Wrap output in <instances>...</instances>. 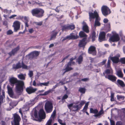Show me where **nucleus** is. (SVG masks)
Listing matches in <instances>:
<instances>
[{"label":"nucleus","mask_w":125,"mask_h":125,"mask_svg":"<svg viewBox=\"0 0 125 125\" xmlns=\"http://www.w3.org/2000/svg\"><path fill=\"white\" fill-rule=\"evenodd\" d=\"M83 58L82 56L81 55L78 57L77 61L78 63L79 64H80L83 61Z\"/></svg>","instance_id":"39"},{"label":"nucleus","mask_w":125,"mask_h":125,"mask_svg":"<svg viewBox=\"0 0 125 125\" xmlns=\"http://www.w3.org/2000/svg\"><path fill=\"white\" fill-rule=\"evenodd\" d=\"M10 82L11 85L12 86L16 83V90L18 93H20L22 92L23 91V86L24 85L23 82L21 81H18L17 79L14 77L10 78Z\"/></svg>","instance_id":"1"},{"label":"nucleus","mask_w":125,"mask_h":125,"mask_svg":"<svg viewBox=\"0 0 125 125\" xmlns=\"http://www.w3.org/2000/svg\"><path fill=\"white\" fill-rule=\"evenodd\" d=\"M49 82L44 83H39L37 84L38 85L42 86L43 85L47 86L49 83Z\"/></svg>","instance_id":"35"},{"label":"nucleus","mask_w":125,"mask_h":125,"mask_svg":"<svg viewBox=\"0 0 125 125\" xmlns=\"http://www.w3.org/2000/svg\"><path fill=\"white\" fill-rule=\"evenodd\" d=\"M58 121L59 123L61 125H66L65 122H63V121L59 118H58Z\"/></svg>","instance_id":"42"},{"label":"nucleus","mask_w":125,"mask_h":125,"mask_svg":"<svg viewBox=\"0 0 125 125\" xmlns=\"http://www.w3.org/2000/svg\"><path fill=\"white\" fill-rule=\"evenodd\" d=\"M35 103L33 100H31L28 102L27 103V105L29 106H31L33 105Z\"/></svg>","instance_id":"31"},{"label":"nucleus","mask_w":125,"mask_h":125,"mask_svg":"<svg viewBox=\"0 0 125 125\" xmlns=\"http://www.w3.org/2000/svg\"><path fill=\"white\" fill-rule=\"evenodd\" d=\"M101 11L102 14L105 16L111 13L110 10L109 8L106 6H103L101 8Z\"/></svg>","instance_id":"6"},{"label":"nucleus","mask_w":125,"mask_h":125,"mask_svg":"<svg viewBox=\"0 0 125 125\" xmlns=\"http://www.w3.org/2000/svg\"><path fill=\"white\" fill-rule=\"evenodd\" d=\"M89 103V102H88L85 104V105L83 109V111L84 112L86 111L88 108V106Z\"/></svg>","instance_id":"38"},{"label":"nucleus","mask_w":125,"mask_h":125,"mask_svg":"<svg viewBox=\"0 0 125 125\" xmlns=\"http://www.w3.org/2000/svg\"><path fill=\"white\" fill-rule=\"evenodd\" d=\"M96 33L94 31L93 32L92 34L91 38L93 42L95 40L96 38Z\"/></svg>","instance_id":"37"},{"label":"nucleus","mask_w":125,"mask_h":125,"mask_svg":"<svg viewBox=\"0 0 125 125\" xmlns=\"http://www.w3.org/2000/svg\"><path fill=\"white\" fill-rule=\"evenodd\" d=\"M86 38H84L81 41L79 44V46L80 47H83L86 44L85 41Z\"/></svg>","instance_id":"24"},{"label":"nucleus","mask_w":125,"mask_h":125,"mask_svg":"<svg viewBox=\"0 0 125 125\" xmlns=\"http://www.w3.org/2000/svg\"><path fill=\"white\" fill-rule=\"evenodd\" d=\"M13 33V32L12 30H9L7 31V34L9 35L12 34Z\"/></svg>","instance_id":"60"},{"label":"nucleus","mask_w":125,"mask_h":125,"mask_svg":"<svg viewBox=\"0 0 125 125\" xmlns=\"http://www.w3.org/2000/svg\"><path fill=\"white\" fill-rule=\"evenodd\" d=\"M39 117L41 119H43L45 118V113L43 109H41L40 110L39 113Z\"/></svg>","instance_id":"15"},{"label":"nucleus","mask_w":125,"mask_h":125,"mask_svg":"<svg viewBox=\"0 0 125 125\" xmlns=\"http://www.w3.org/2000/svg\"><path fill=\"white\" fill-rule=\"evenodd\" d=\"M105 33L104 32H101L99 35V41L100 42L105 40Z\"/></svg>","instance_id":"16"},{"label":"nucleus","mask_w":125,"mask_h":125,"mask_svg":"<svg viewBox=\"0 0 125 125\" xmlns=\"http://www.w3.org/2000/svg\"><path fill=\"white\" fill-rule=\"evenodd\" d=\"M30 77H31L33 75V72L31 71H30L28 74Z\"/></svg>","instance_id":"49"},{"label":"nucleus","mask_w":125,"mask_h":125,"mask_svg":"<svg viewBox=\"0 0 125 125\" xmlns=\"http://www.w3.org/2000/svg\"><path fill=\"white\" fill-rule=\"evenodd\" d=\"M57 33V32L55 31H53L52 32V35L51 36L50 40H51L55 38Z\"/></svg>","instance_id":"26"},{"label":"nucleus","mask_w":125,"mask_h":125,"mask_svg":"<svg viewBox=\"0 0 125 125\" xmlns=\"http://www.w3.org/2000/svg\"><path fill=\"white\" fill-rule=\"evenodd\" d=\"M56 114V110H54L52 114L51 115V117L52 118L54 119V117L55 115Z\"/></svg>","instance_id":"48"},{"label":"nucleus","mask_w":125,"mask_h":125,"mask_svg":"<svg viewBox=\"0 0 125 125\" xmlns=\"http://www.w3.org/2000/svg\"><path fill=\"white\" fill-rule=\"evenodd\" d=\"M82 24L83 25V30L86 33H88L89 32L88 27L86 24V23L84 21H83L82 23Z\"/></svg>","instance_id":"18"},{"label":"nucleus","mask_w":125,"mask_h":125,"mask_svg":"<svg viewBox=\"0 0 125 125\" xmlns=\"http://www.w3.org/2000/svg\"><path fill=\"white\" fill-rule=\"evenodd\" d=\"M37 90L36 88H34L31 87H28L26 89V92L29 94H31L35 92Z\"/></svg>","instance_id":"21"},{"label":"nucleus","mask_w":125,"mask_h":125,"mask_svg":"<svg viewBox=\"0 0 125 125\" xmlns=\"http://www.w3.org/2000/svg\"><path fill=\"white\" fill-rule=\"evenodd\" d=\"M100 20V17L98 18L95 19L94 25L95 26H99L100 25V24L99 22Z\"/></svg>","instance_id":"29"},{"label":"nucleus","mask_w":125,"mask_h":125,"mask_svg":"<svg viewBox=\"0 0 125 125\" xmlns=\"http://www.w3.org/2000/svg\"><path fill=\"white\" fill-rule=\"evenodd\" d=\"M120 61L122 63L125 64V58L124 57L121 58L120 59Z\"/></svg>","instance_id":"51"},{"label":"nucleus","mask_w":125,"mask_h":125,"mask_svg":"<svg viewBox=\"0 0 125 125\" xmlns=\"http://www.w3.org/2000/svg\"><path fill=\"white\" fill-rule=\"evenodd\" d=\"M90 112L91 113H93L96 114L98 113V110L95 109H93L92 108H91L90 109Z\"/></svg>","instance_id":"36"},{"label":"nucleus","mask_w":125,"mask_h":125,"mask_svg":"<svg viewBox=\"0 0 125 125\" xmlns=\"http://www.w3.org/2000/svg\"><path fill=\"white\" fill-rule=\"evenodd\" d=\"M120 38L118 35L115 34L112 36L109 39L110 42H115L118 41Z\"/></svg>","instance_id":"8"},{"label":"nucleus","mask_w":125,"mask_h":125,"mask_svg":"<svg viewBox=\"0 0 125 125\" xmlns=\"http://www.w3.org/2000/svg\"><path fill=\"white\" fill-rule=\"evenodd\" d=\"M99 11L98 10H95L93 12H90L89 13V19L90 21L91 22L92 19L95 18V19L100 17L99 16L98 13Z\"/></svg>","instance_id":"4"},{"label":"nucleus","mask_w":125,"mask_h":125,"mask_svg":"<svg viewBox=\"0 0 125 125\" xmlns=\"http://www.w3.org/2000/svg\"><path fill=\"white\" fill-rule=\"evenodd\" d=\"M7 88L8 93L11 97L15 99L18 98L19 97L18 95L17 94H13L12 88L9 85L7 86Z\"/></svg>","instance_id":"7"},{"label":"nucleus","mask_w":125,"mask_h":125,"mask_svg":"<svg viewBox=\"0 0 125 125\" xmlns=\"http://www.w3.org/2000/svg\"><path fill=\"white\" fill-rule=\"evenodd\" d=\"M79 35L81 37H84L86 38L87 36L83 31H81L79 33Z\"/></svg>","instance_id":"28"},{"label":"nucleus","mask_w":125,"mask_h":125,"mask_svg":"<svg viewBox=\"0 0 125 125\" xmlns=\"http://www.w3.org/2000/svg\"><path fill=\"white\" fill-rule=\"evenodd\" d=\"M52 89H50L48 91L45 92L44 93L42 94H40L41 95H45L48 94L49 93H51L52 91Z\"/></svg>","instance_id":"41"},{"label":"nucleus","mask_w":125,"mask_h":125,"mask_svg":"<svg viewBox=\"0 0 125 125\" xmlns=\"http://www.w3.org/2000/svg\"><path fill=\"white\" fill-rule=\"evenodd\" d=\"M3 97L2 96H0V106L1 105V103L3 102Z\"/></svg>","instance_id":"55"},{"label":"nucleus","mask_w":125,"mask_h":125,"mask_svg":"<svg viewBox=\"0 0 125 125\" xmlns=\"http://www.w3.org/2000/svg\"><path fill=\"white\" fill-rule=\"evenodd\" d=\"M17 104V102H16L15 101H13L11 102L10 104V107H11V108H10L9 109H7V110H10L11 109V108H13Z\"/></svg>","instance_id":"27"},{"label":"nucleus","mask_w":125,"mask_h":125,"mask_svg":"<svg viewBox=\"0 0 125 125\" xmlns=\"http://www.w3.org/2000/svg\"><path fill=\"white\" fill-rule=\"evenodd\" d=\"M116 74L119 77L122 78L123 77V74L122 73L121 69H119L116 71Z\"/></svg>","instance_id":"25"},{"label":"nucleus","mask_w":125,"mask_h":125,"mask_svg":"<svg viewBox=\"0 0 125 125\" xmlns=\"http://www.w3.org/2000/svg\"><path fill=\"white\" fill-rule=\"evenodd\" d=\"M117 99L119 100L121 99L123 100L124 98V96L122 95H117Z\"/></svg>","instance_id":"52"},{"label":"nucleus","mask_w":125,"mask_h":125,"mask_svg":"<svg viewBox=\"0 0 125 125\" xmlns=\"http://www.w3.org/2000/svg\"><path fill=\"white\" fill-rule=\"evenodd\" d=\"M110 121L111 123V125H115V122L113 120H110Z\"/></svg>","instance_id":"64"},{"label":"nucleus","mask_w":125,"mask_h":125,"mask_svg":"<svg viewBox=\"0 0 125 125\" xmlns=\"http://www.w3.org/2000/svg\"><path fill=\"white\" fill-rule=\"evenodd\" d=\"M14 119L13 121L11 122L12 125H19V122L21 120L20 116L17 114H13Z\"/></svg>","instance_id":"5"},{"label":"nucleus","mask_w":125,"mask_h":125,"mask_svg":"<svg viewBox=\"0 0 125 125\" xmlns=\"http://www.w3.org/2000/svg\"><path fill=\"white\" fill-rule=\"evenodd\" d=\"M116 4L114 2L112 1L111 3V6L112 7H115V6Z\"/></svg>","instance_id":"58"},{"label":"nucleus","mask_w":125,"mask_h":125,"mask_svg":"<svg viewBox=\"0 0 125 125\" xmlns=\"http://www.w3.org/2000/svg\"><path fill=\"white\" fill-rule=\"evenodd\" d=\"M25 74H21L18 75V77L19 79L21 80H25Z\"/></svg>","instance_id":"34"},{"label":"nucleus","mask_w":125,"mask_h":125,"mask_svg":"<svg viewBox=\"0 0 125 125\" xmlns=\"http://www.w3.org/2000/svg\"><path fill=\"white\" fill-rule=\"evenodd\" d=\"M28 31L30 33H32L34 31V30L33 29H28Z\"/></svg>","instance_id":"62"},{"label":"nucleus","mask_w":125,"mask_h":125,"mask_svg":"<svg viewBox=\"0 0 125 125\" xmlns=\"http://www.w3.org/2000/svg\"><path fill=\"white\" fill-rule=\"evenodd\" d=\"M31 12L33 16L37 18H41L43 16L44 11L42 9L36 8L32 9Z\"/></svg>","instance_id":"2"},{"label":"nucleus","mask_w":125,"mask_h":125,"mask_svg":"<svg viewBox=\"0 0 125 125\" xmlns=\"http://www.w3.org/2000/svg\"><path fill=\"white\" fill-rule=\"evenodd\" d=\"M17 16V15H15V14L12 15L10 16L9 17V18L10 19H14V17H16Z\"/></svg>","instance_id":"59"},{"label":"nucleus","mask_w":125,"mask_h":125,"mask_svg":"<svg viewBox=\"0 0 125 125\" xmlns=\"http://www.w3.org/2000/svg\"><path fill=\"white\" fill-rule=\"evenodd\" d=\"M88 52L89 53L91 54L94 55H95L96 54L95 48L94 46H90L88 49Z\"/></svg>","instance_id":"13"},{"label":"nucleus","mask_w":125,"mask_h":125,"mask_svg":"<svg viewBox=\"0 0 125 125\" xmlns=\"http://www.w3.org/2000/svg\"><path fill=\"white\" fill-rule=\"evenodd\" d=\"M111 61L109 60H108V62L106 65H105V66L106 68H111L110 67V63Z\"/></svg>","instance_id":"44"},{"label":"nucleus","mask_w":125,"mask_h":125,"mask_svg":"<svg viewBox=\"0 0 125 125\" xmlns=\"http://www.w3.org/2000/svg\"><path fill=\"white\" fill-rule=\"evenodd\" d=\"M85 101L83 100L81 101L80 102H77L76 103V104H78L79 103L78 105L81 109L82 106L83 105V104L85 103Z\"/></svg>","instance_id":"32"},{"label":"nucleus","mask_w":125,"mask_h":125,"mask_svg":"<svg viewBox=\"0 0 125 125\" xmlns=\"http://www.w3.org/2000/svg\"><path fill=\"white\" fill-rule=\"evenodd\" d=\"M105 73L107 74H110L113 73V71L111 68H109L105 71Z\"/></svg>","instance_id":"40"},{"label":"nucleus","mask_w":125,"mask_h":125,"mask_svg":"<svg viewBox=\"0 0 125 125\" xmlns=\"http://www.w3.org/2000/svg\"><path fill=\"white\" fill-rule=\"evenodd\" d=\"M69 81H66V82H65L64 81V80H63L62 81H61L59 83V84L60 85H62L64 84L65 83L68 82H69Z\"/></svg>","instance_id":"57"},{"label":"nucleus","mask_w":125,"mask_h":125,"mask_svg":"<svg viewBox=\"0 0 125 125\" xmlns=\"http://www.w3.org/2000/svg\"><path fill=\"white\" fill-rule=\"evenodd\" d=\"M78 36L77 35H73V33H71L70 35L67 36L66 37L64 38L62 40V41H63L66 40H70L71 39H75L78 38Z\"/></svg>","instance_id":"14"},{"label":"nucleus","mask_w":125,"mask_h":125,"mask_svg":"<svg viewBox=\"0 0 125 125\" xmlns=\"http://www.w3.org/2000/svg\"><path fill=\"white\" fill-rule=\"evenodd\" d=\"M114 94L113 93H111V101H113L115 100V99L114 98Z\"/></svg>","instance_id":"53"},{"label":"nucleus","mask_w":125,"mask_h":125,"mask_svg":"<svg viewBox=\"0 0 125 125\" xmlns=\"http://www.w3.org/2000/svg\"><path fill=\"white\" fill-rule=\"evenodd\" d=\"M119 55L118 54L117 56L111 57V59L113 63H117L119 62Z\"/></svg>","instance_id":"22"},{"label":"nucleus","mask_w":125,"mask_h":125,"mask_svg":"<svg viewBox=\"0 0 125 125\" xmlns=\"http://www.w3.org/2000/svg\"><path fill=\"white\" fill-rule=\"evenodd\" d=\"M34 23L36 25L38 26H41L42 24V22L40 21L39 22H35Z\"/></svg>","instance_id":"50"},{"label":"nucleus","mask_w":125,"mask_h":125,"mask_svg":"<svg viewBox=\"0 0 125 125\" xmlns=\"http://www.w3.org/2000/svg\"><path fill=\"white\" fill-rule=\"evenodd\" d=\"M52 119H50L47 122L46 125H51L52 123Z\"/></svg>","instance_id":"54"},{"label":"nucleus","mask_w":125,"mask_h":125,"mask_svg":"<svg viewBox=\"0 0 125 125\" xmlns=\"http://www.w3.org/2000/svg\"><path fill=\"white\" fill-rule=\"evenodd\" d=\"M21 63L18 62L17 64H14L13 65L12 68L13 69H16L21 68Z\"/></svg>","instance_id":"23"},{"label":"nucleus","mask_w":125,"mask_h":125,"mask_svg":"<svg viewBox=\"0 0 125 125\" xmlns=\"http://www.w3.org/2000/svg\"><path fill=\"white\" fill-rule=\"evenodd\" d=\"M39 55V52L37 51H34L31 52L29 55L30 58L31 59H36Z\"/></svg>","instance_id":"12"},{"label":"nucleus","mask_w":125,"mask_h":125,"mask_svg":"<svg viewBox=\"0 0 125 125\" xmlns=\"http://www.w3.org/2000/svg\"><path fill=\"white\" fill-rule=\"evenodd\" d=\"M24 19L25 21V22H28V21L29 18L28 17H25L24 18Z\"/></svg>","instance_id":"61"},{"label":"nucleus","mask_w":125,"mask_h":125,"mask_svg":"<svg viewBox=\"0 0 125 125\" xmlns=\"http://www.w3.org/2000/svg\"><path fill=\"white\" fill-rule=\"evenodd\" d=\"M74 59H73V58H71L70 59V62L68 63L67 66L66 68L65 69H63L62 70V72L63 73V74H64L66 72H68L73 69V68H72L69 67V66L72 63H73L72 62V61Z\"/></svg>","instance_id":"9"},{"label":"nucleus","mask_w":125,"mask_h":125,"mask_svg":"<svg viewBox=\"0 0 125 125\" xmlns=\"http://www.w3.org/2000/svg\"><path fill=\"white\" fill-rule=\"evenodd\" d=\"M79 90L81 93L84 94L85 93V88H80Z\"/></svg>","instance_id":"45"},{"label":"nucleus","mask_w":125,"mask_h":125,"mask_svg":"<svg viewBox=\"0 0 125 125\" xmlns=\"http://www.w3.org/2000/svg\"><path fill=\"white\" fill-rule=\"evenodd\" d=\"M117 84L120 85L122 87H124L125 86V84L124 82L120 80H117Z\"/></svg>","instance_id":"30"},{"label":"nucleus","mask_w":125,"mask_h":125,"mask_svg":"<svg viewBox=\"0 0 125 125\" xmlns=\"http://www.w3.org/2000/svg\"><path fill=\"white\" fill-rule=\"evenodd\" d=\"M106 78L108 79L113 82H115L117 78L113 75H109L107 76H105Z\"/></svg>","instance_id":"17"},{"label":"nucleus","mask_w":125,"mask_h":125,"mask_svg":"<svg viewBox=\"0 0 125 125\" xmlns=\"http://www.w3.org/2000/svg\"><path fill=\"white\" fill-rule=\"evenodd\" d=\"M106 61L107 60L106 59H105L103 60L102 62H101L98 64V66H101L104 65Z\"/></svg>","instance_id":"43"},{"label":"nucleus","mask_w":125,"mask_h":125,"mask_svg":"<svg viewBox=\"0 0 125 125\" xmlns=\"http://www.w3.org/2000/svg\"><path fill=\"white\" fill-rule=\"evenodd\" d=\"M104 113V111L102 109L98 113L94 115L95 117H98Z\"/></svg>","instance_id":"33"},{"label":"nucleus","mask_w":125,"mask_h":125,"mask_svg":"<svg viewBox=\"0 0 125 125\" xmlns=\"http://www.w3.org/2000/svg\"><path fill=\"white\" fill-rule=\"evenodd\" d=\"M20 47L19 46H17L16 48L13 49L10 53L9 54L10 56L14 55L15 54L17 53V51L19 50Z\"/></svg>","instance_id":"20"},{"label":"nucleus","mask_w":125,"mask_h":125,"mask_svg":"<svg viewBox=\"0 0 125 125\" xmlns=\"http://www.w3.org/2000/svg\"><path fill=\"white\" fill-rule=\"evenodd\" d=\"M73 104H71L68 105L69 109H71L72 107V109L73 111H74L79 110L80 108L78 105H73Z\"/></svg>","instance_id":"11"},{"label":"nucleus","mask_w":125,"mask_h":125,"mask_svg":"<svg viewBox=\"0 0 125 125\" xmlns=\"http://www.w3.org/2000/svg\"><path fill=\"white\" fill-rule=\"evenodd\" d=\"M53 108V105L51 101H48L46 102L44 105V108L47 112H51Z\"/></svg>","instance_id":"3"},{"label":"nucleus","mask_w":125,"mask_h":125,"mask_svg":"<svg viewBox=\"0 0 125 125\" xmlns=\"http://www.w3.org/2000/svg\"><path fill=\"white\" fill-rule=\"evenodd\" d=\"M75 28V26L74 25H64L63 26L62 30V31L64 30H73Z\"/></svg>","instance_id":"19"},{"label":"nucleus","mask_w":125,"mask_h":125,"mask_svg":"<svg viewBox=\"0 0 125 125\" xmlns=\"http://www.w3.org/2000/svg\"><path fill=\"white\" fill-rule=\"evenodd\" d=\"M68 97V96L66 94L64 95L62 99L63 100L67 99Z\"/></svg>","instance_id":"63"},{"label":"nucleus","mask_w":125,"mask_h":125,"mask_svg":"<svg viewBox=\"0 0 125 125\" xmlns=\"http://www.w3.org/2000/svg\"><path fill=\"white\" fill-rule=\"evenodd\" d=\"M21 67L23 69H27L28 68V66L24 64L23 62H22V65H21Z\"/></svg>","instance_id":"46"},{"label":"nucleus","mask_w":125,"mask_h":125,"mask_svg":"<svg viewBox=\"0 0 125 125\" xmlns=\"http://www.w3.org/2000/svg\"><path fill=\"white\" fill-rule=\"evenodd\" d=\"M34 116L36 118H38V115L37 112V110H35L34 111Z\"/></svg>","instance_id":"56"},{"label":"nucleus","mask_w":125,"mask_h":125,"mask_svg":"<svg viewBox=\"0 0 125 125\" xmlns=\"http://www.w3.org/2000/svg\"><path fill=\"white\" fill-rule=\"evenodd\" d=\"M20 26V23L18 21H14L12 25V27L14 28V31L16 32L19 30Z\"/></svg>","instance_id":"10"},{"label":"nucleus","mask_w":125,"mask_h":125,"mask_svg":"<svg viewBox=\"0 0 125 125\" xmlns=\"http://www.w3.org/2000/svg\"><path fill=\"white\" fill-rule=\"evenodd\" d=\"M3 12L4 13L6 14H10L11 12V10H8L6 9H5L3 10Z\"/></svg>","instance_id":"47"}]
</instances>
